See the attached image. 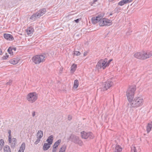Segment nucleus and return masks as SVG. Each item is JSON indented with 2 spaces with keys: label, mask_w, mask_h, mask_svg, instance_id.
Masks as SVG:
<instances>
[{
  "label": "nucleus",
  "mask_w": 152,
  "mask_h": 152,
  "mask_svg": "<svg viewBox=\"0 0 152 152\" xmlns=\"http://www.w3.org/2000/svg\"><path fill=\"white\" fill-rule=\"evenodd\" d=\"M136 90V86L133 85L130 86L127 90L126 96L129 102L128 104L129 107H138L142 106L143 104V100L140 97H137L133 99Z\"/></svg>",
  "instance_id": "nucleus-1"
},
{
  "label": "nucleus",
  "mask_w": 152,
  "mask_h": 152,
  "mask_svg": "<svg viewBox=\"0 0 152 152\" xmlns=\"http://www.w3.org/2000/svg\"><path fill=\"white\" fill-rule=\"evenodd\" d=\"M152 56V52H137L134 54V56L135 58L141 60H144Z\"/></svg>",
  "instance_id": "nucleus-2"
},
{
  "label": "nucleus",
  "mask_w": 152,
  "mask_h": 152,
  "mask_svg": "<svg viewBox=\"0 0 152 152\" xmlns=\"http://www.w3.org/2000/svg\"><path fill=\"white\" fill-rule=\"evenodd\" d=\"M45 54H43L42 55L34 56L32 58V61L35 64H39L45 61Z\"/></svg>",
  "instance_id": "nucleus-3"
},
{
  "label": "nucleus",
  "mask_w": 152,
  "mask_h": 152,
  "mask_svg": "<svg viewBox=\"0 0 152 152\" xmlns=\"http://www.w3.org/2000/svg\"><path fill=\"white\" fill-rule=\"evenodd\" d=\"M68 140H70L72 142L76 144H78L80 146H81L83 144V142L79 139V137L72 134L70 135Z\"/></svg>",
  "instance_id": "nucleus-4"
},
{
  "label": "nucleus",
  "mask_w": 152,
  "mask_h": 152,
  "mask_svg": "<svg viewBox=\"0 0 152 152\" xmlns=\"http://www.w3.org/2000/svg\"><path fill=\"white\" fill-rule=\"evenodd\" d=\"M38 95L36 92L29 93L27 96V99L31 103L34 102L37 99Z\"/></svg>",
  "instance_id": "nucleus-5"
},
{
  "label": "nucleus",
  "mask_w": 152,
  "mask_h": 152,
  "mask_svg": "<svg viewBox=\"0 0 152 152\" xmlns=\"http://www.w3.org/2000/svg\"><path fill=\"white\" fill-rule=\"evenodd\" d=\"M107 58H105L104 59H100L96 65V68L98 70L102 68L103 69H104L107 67L106 65V62L107 61Z\"/></svg>",
  "instance_id": "nucleus-6"
},
{
  "label": "nucleus",
  "mask_w": 152,
  "mask_h": 152,
  "mask_svg": "<svg viewBox=\"0 0 152 152\" xmlns=\"http://www.w3.org/2000/svg\"><path fill=\"white\" fill-rule=\"evenodd\" d=\"M81 135L82 138L85 139H92L94 137L93 134L91 132H86L84 131H82L81 132Z\"/></svg>",
  "instance_id": "nucleus-7"
},
{
  "label": "nucleus",
  "mask_w": 152,
  "mask_h": 152,
  "mask_svg": "<svg viewBox=\"0 0 152 152\" xmlns=\"http://www.w3.org/2000/svg\"><path fill=\"white\" fill-rule=\"evenodd\" d=\"M99 23V25L100 26H110L112 24V21L107 18H104Z\"/></svg>",
  "instance_id": "nucleus-8"
},
{
  "label": "nucleus",
  "mask_w": 152,
  "mask_h": 152,
  "mask_svg": "<svg viewBox=\"0 0 152 152\" xmlns=\"http://www.w3.org/2000/svg\"><path fill=\"white\" fill-rule=\"evenodd\" d=\"M113 82L111 81H107L104 83L103 85V90L105 91L107 90L111 86H114Z\"/></svg>",
  "instance_id": "nucleus-9"
},
{
  "label": "nucleus",
  "mask_w": 152,
  "mask_h": 152,
  "mask_svg": "<svg viewBox=\"0 0 152 152\" xmlns=\"http://www.w3.org/2000/svg\"><path fill=\"white\" fill-rule=\"evenodd\" d=\"M3 36L4 38L8 40H13L14 39L13 36L10 34L5 33L4 34Z\"/></svg>",
  "instance_id": "nucleus-10"
},
{
  "label": "nucleus",
  "mask_w": 152,
  "mask_h": 152,
  "mask_svg": "<svg viewBox=\"0 0 152 152\" xmlns=\"http://www.w3.org/2000/svg\"><path fill=\"white\" fill-rule=\"evenodd\" d=\"M20 59L19 58L17 57L16 58H14L9 61V62L11 64L13 65H15L18 63Z\"/></svg>",
  "instance_id": "nucleus-11"
},
{
  "label": "nucleus",
  "mask_w": 152,
  "mask_h": 152,
  "mask_svg": "<svg viewBox=\"0 0 152 152\" xmlns=\"http://www.w3.org/2000/svg\"><path fill=\"white\" fill-rule=\"evenodd\" d=\"M34 31V28L32 26H30L26 29V32L28 35H31L33 34Z\"/></svg>",
  "instance_id": "nucleus-12"
},
{
  "label": "nucleus",
  "mask_w": 152,
  "mask_h": 152,
  "mask_svg": "<svg viewBox=\"0 0 152 152\" xmlns=\"http://www.w3.org/2000/svg\"><path fill=\"white\" fill-rule=\"evenodd\" d=\"M46 12V10L45 8H43L40 10L38 12H37L38 15L39 16L41 17L45 14Z\"/></svg>",
  "instance_id": "nucleus-13"
},
{
  "label": "nucleus",
  "mask_w": 152,
  "mask_h": 152,
  "mask_svg": "<svg viewBox=\"0 0 152 152\" xmlns=\"http://www.w3.org/2000/svg\"><path fill=\"white\" fill-rule=\"evenodd\" d=\"M50 144L48 143H45L43 146V149L44 151L47 150L50 148Z\"/></svg>",
  "instance_id": "nucleus-14"
},
{
  "label": "nucleus",
  "mask_w": 152,
  "mask_h": 152,
  "mask_svg": "<svg viewBox=\"0 0 152 152\" xmlns=\"http://www.w3.org/2000/svg\"><path fill=\"white\" fill-rule=\"evenodd\" d=\"M53 140V135H51L49 136L46 140V141L48 143L52 144Z\"/></svg>",
  "instance_id": "nucleus-15"
},
{
  "label": "nucleus",
  "mask_w": 152,
  "mask_h": 152,
  "mask_svg": "<svg viewBox=\"0 0 152 152\" xmlns=\"http://www.w3.org/2000/svg\"><path fill=\"white\" fill-rule=\"evenodd\" d=\"M12 142L11 144V147L12 148H14L17 143V140L16 138H13L12 139Z\"/></svg>",
  "instance_id": "nucleus-16"
},
{
  "label": "nucleus",
  "mask_w": 152,
  "mask_h": 152,
  "mask_svg": "<svg viewBox=\"0 0 152 152\" xmlns=\"http://www.w3.org/2000/svg\"><path fill=\"white\" fill-rule=\"evenodd\" d=\"M122 148L119 145H116L115 149L114 152H121Z\"/></svg>",
  "instance_id": "nucleus-17"
},
{
  "label": "nucleus",
  "mask_w": 152,
  "mask_h": 152,
  "mask_svg": "<svg viewBox=\"0 0 152 152\" xmlns=\"http://www.w3.org/2000/svg\"><path fill=\"white\" fill-rule=\"evenodd\" d=\"M77 68V65L75 64H73L71 67L70 71L72 73L75 72Z\"/></svg>",
  "instance_id": "nucleus-18"
},
{
  "label": "nucleus",
  "mask_w": 152,
  "mask_h": 152,
  "mask_svg": "<svg viewBox=\"0 0 152 152\" xmlns=\"http://www.w3.org/2000/svg\"><path fill=\"white\" fill-rule=\"evenodd\" d=\"M37 18H39L37 12L36 13L32 15L30 18V19L32 20H34Z\"/></svg>",
  "instance_id": "nucleus-19"
},
{
  "label": "nucleus",
  "mask_w": 152,
  "mask_h": 152,
  "mask_svg": "<svg viewBox=\"0 0 152 152\" xmlns=\"http://www.w3.org/2000/svg\"><path fill=\"white\" fill-rule=\"evenodd\" d=\"M104 14H100L98 15L95 18H97L98 19V20L99 21V23L101 22L100 21L102 20V19L103 18V17L104 16Z\"/></svg>",
  "instance_id": "nucleus-20"
},
{
  "label": "nucleus",
  "mask_w": 152,
  "mask_h": 152,
  "mask_svg": "<svg viewBox=\"0 0 152 152\" xmlns=\"http://www.w3.org/2000/svg\"><path fill=\"white\" fill-rule=\"evenodd\" d=\"M43 136V132L42 130H39L37 133V137L42 138Z\"/></svg>",
  "instance_id": "nucleus-21"
},
{
  "label": "nucleus",
  "mask_w": 152,
  "mask_h": 152,
  "mask_svg": "<svg viewBox=\"0 0 152 152\" xmlns=\"http://www.w3.org/2000/svg\"><path fill=\"white\" fill-rule=\"evenodd\" d=\"M61 140L59 139L56 141L53 145V147H54L57 148L58 146L60 145V143L61 142Z\"/></svg>",
  "instance_id": "nucleus-22"
},
{
  "label": "nucleus",
  "mask_w": 152,
  "mask_h": 152,
  "mask_svg": "<svg viewBox=\"0 0 152 152\" xmlns=\"http://www.w3.org/2000/svg\"><path fill=\"white\" fill-rule=\"evenodd\" d=\"M4 152H11L10 149L8 145H5L4 147Z\"/></svg>",
  "instance_id": "nucleus-23"
},
{
  "label": "nucleus",
  "mask_w": 152,
  "mask_h": 152,
  "mask_svg": "<svg viewBox=\"0 0 152 152\" xmlns=\"http://www.w3.org/2000/svg\"><path fill=\"white\" fill-rule=\"evenodd\" d=\"M97 18H95V17H93L91 18V21L92 23L94 24H96V23L99 22V21L97 19Z\"/></svg>",
  "instance_id": "nucleus-24"
},
{
  "label": "nucleus",
  "mask_w": 152,
  "mask_h": 152,
  "mask_svg": "<svg viewBox=\"0 0 152 152\" xmlns=\"http://www.w3.org/2000/svg\"><path fill=\"white\" fill-rule=\"evenodd\" d=\"M79 86V82L77 80H75L74 81L73 87L76 89Z\"/></svg>",
  "instance_id": "nucleus-25"
},
{
  "label": "nucleus",
  "mask_w": 152,
  "mask_h": 152,
  "mask_svg": "<svg viewBox=\"0 0 152 152\" xmlns=\"http://www.w3.org/2000/svg\"><path fill=\"white\" fill-rule=\"evenodd\" d=\"M4 140L2 139H1L0 140V151L2 149L4 145Z\"/></svg>",
  "instance_id": "nucleus-26"
},
{
  "label": "nucleus",
  "mask_w": 152,
  "mask_h": 152,
  "mask_svg": "<svg viewBox=\"0 0 152 152\" xmlns=\"http://www.w3.org/2000/svg\"><path fill=\"white\" fill-rule=\"evenodd\" d=\"M26 147V144L25 142H23L20 147L19 150L23 151H24Z\"/></svg>",
  "instance_id": "nucleus-27"
},
{
  "label": "nucleus",
  "mask_w": 152,
  "mask_h": 152,
  "mask_svg": "<svg viewBox=\"0 0 152 152\" xmlns=\"http://www.w3.org/2000/svg\"><path fill=\"white\" fill-rule=\"evenodd\" d=\"M152 128L151 125L148 124L146 127V131L147 133H148L150 131Z\"/></svg>",
  "instance_id": "nucleus-28"
},
{
  "label": "nucleus",
  "mask_w": 152,
  "mask_h": 152,
  "mask_svg": "<svg viewBox=\"0 0 152 152\" xmlns=\"http://www.w3.org/2000/svg\"><path fill=\"white\" fill-rule=\"evenodd\" d=\"M127 3L126 0H122L119 2L118 3V5L121 6L123 5L124 4Z\"/></svg>",
  "instance_id": "nucleus-29"
},
{
  "label": "nucleus",
  "mask_w": 152,
  "mask_h": 152,
  "mask_svg": "<svg viewBox=\"0 0 152 152\" xmlns=\"http://www.w3.org/2000/svg\"><path fill=\"white\" fill-rule=\"evenodd\" d=\"M66 145H63L60 148L59 151L61 152H65L66 148Z\"/></svg>",
  "instance_id": "nucleus-30"
},
{
  "label": "nucleus",
  "mask_w": 152,
  "mask_h": 152,
  "mask_svg": "<svg viewBox=\"0 0 152 152\" xmlns=\"http://www.w3.org/2000/svg\"><path fill=\"white\" fill-rule=\"evenodd\" d=\"M7 52L9 53L10 54L11 56H13V53L12 50V48L10 47L7 50Z\"/></svg>",
  "instance_id": "nucleus-31"
},
{
  "label": "nucleus",
  "mask_w": 152,
  "mask_h": 152,
  "mask_svg": "<svg viewBox=\"0 0 152 152\" xmlns=\"http://www.w3.org/2000/svg\"><path fill=\"white\" fill-rule=\"evenodd\" d=\"M121 10V8L120 7H117L114 9L115 12L118 13Z\"/></svg>",
  "instance_id": "nucleus-32"
},
{
  "label": "nucleus",
  "mask_w": 152,
  "mask_h": 152,
  "mask_svg": "<svg viewBox=\"0 0 152 152\" xmlns=\"http://www.w3.org/2000/svg\"><path fill=\"white\" fill-rule=\"evenodd\" d=\"M6 56H3L2 57V59L3 60H6L9 57V56L7 53H6Z\"/></svg>",
  "instance_id": "nucleus-33"
},
{
  "label": "nucleus",
  "mask_w": 152,
  "mask_h": 152,
  "mask_svg": "<svg viewBox=\"0 0 152 152\" xmlns=\"http://www.w3.org/2000/svg\"><path fill=\"white\" fill-rule=\"evenodd\" d=\"M37 139L36 141L34 142V144L35 145H37L40 141L41 139V138H37Z\"/></svg>",
  "instance_id": "nucleus-34"
},
{
  "label": "nucleus",
  "mask_w": 152,
  "mask_h": 152,
  "mask_svg": "<svg viewBox=\"0 0 152 152\" xmlns=\"http://www.w3.org/2000/svg\"><path fill=\"white\" fill-rule=\"evenodd\" d=\"M74 55H75L76 56H79L81 54V53L79 51H75L74 53Z\"/></svg>",
  "instance_id": "nucleus-35"
},
{
  "label": "nucleus",
  "mask_w": 152,
  "mask_h": 152,
  "mask_svg": "<svg viewBox=\"0 0 152 152\" xmlns=\"http://www.w3.org/2000/svg\"><path fill=\"white\" fill-rule=\"evenodd\" d=\"M132 152H137V150H136L135 147L134 146L132 148Z\"/></svg>",
  "instance_id": "nucleus-36"
},
{
  "label": "nucleus",
  "mask_w": 152,
  "mask_h": 152,
  "mask_svg": "<svg viewBox=\"0 0 152 152\" xmlns=\"http://www.w3.org/2000/svg\"><path fill=\"white\" fill-rule=\"evenodd\" d=\"M113 61L112 59H110L108 61H106V65H107V67L109 66L110 65V62L111 61Z\"/></svg>",
  "instance_id": "nucleus-37"
},
{
  "label": "nucleus",
  "mask_w": 152,
  "mask_h": 152,
  "mask_svg": "<svg viewBox=\"0 0 152 152\" xmlns=\"http://www.w3.org/2000/svg\"><path fill=\"white\" fill-rule=\"evenodd\" d=\"M12 80H9V82H7V85H11V84H12Z\"/></svg>",
  "instance_id": "nucleus-38"
},
{
  "label": "nucleus",
  "mask_w": 152,
  "mask_h": 152,
  "mask_svg": "<svg viewBox=\"0 0 152 152\" xmlns=\"http://www.w3.org/2000/svg\"><path fill=\"white\" fill-rule=\"evenodd\" d=\"M12 137H8V141L9 143L11 144L12 140Z\"/></svg>",
  "instance_id": "nucleus-39"
},
{
  "label": "nucleus",
  "mask_w": 152,
  "mask_h": 152,
  "mask_svg": "<svg viewBox=\"0 0 152 152\" xmlns=\"http://www.w3.org/2000/svg\"><path fill=\"white\" fill-rule=\"evenodd\" d=\"M81 18H78L76 20H75L74 21L76 22V23H78L79 22V21L81 20Z\"/></svg>",
  "instance_id": "nucleus-40"
},
{
  "label": "nucleus",
  "mask_w": 152,
  "mask_h": 152,
  "mask_svg": "<svg viewBox=\"0 0 152 152\" xmlns=\"http://www.w3.org/2000/svg\"><path fill=\"white\" fill-rule=\"evenodd\" d=\"M11 131L10 130H9L8 131V133L9 134L8 137H11Z\"/></svg>",
  "instance_id": "nucleus-41"
},
{
  "label": "nucleus",
  "mask_w": 152,
  "mask_h": 152,
  "mask_svg": "<svg viewBox=\"0 0 152 152\" xmlns=\"http://www.w3.org/2000/svg\"><path fill=\"white\" fill-rule=\"evenodd\" d=\"M53 149L52 151V152H56V150L57 149V148H55L54 147H53Z\"/></svg>",
  "instance_id": "nucleus-42"
},
{
  "label": "nucleus",
  "mask_w": 152,
  "mask_h": 152,
  "mask_svg": "<svg viewBox=\"0 0 152 152\" xmlns=\"http://www.w3.org/2000/svg\"><path fill=\"white\" fill-rule=\"evenodd\" d=\"M72 119V116L70 115H69L68 117V120L69 121H70Z\"/></svg>",
  "instance_id": "nucleus-43"
},
{
  "label": "nucleus",
  "mask_w": 152,
  "mask_h": 152,
  "mask_svg": "<svg viewBox=\"0 0 152 152\" xmlns=\"http://www.w3.org/2000/svg\"><path fill=\"white\" fill-rule=\"evenodd\" d=\"M133 0H126L127 3L132 2Z\"/></svg>",
  "instance_id": "nucleus-44"
},
{
  "label": "nucleus",
  "mask_w": 152,
  "mask_h": 152,
  "mask_svg": "<svg viewBox=\"0 0 152 152\" xmlns=\"http://www.w3.org/2000/svg\"><path fill=\"white\" fill-rule=\"evenodd\" d=\"M35 111H33L32 113V115L33 117H34L35 115Z\"/></svg>",
  "instance_id": "nucleus-45"
},
{
  "label": "nucleus",
  "mask_w": 152,
  "mask_h": 152,
  "mask_svg": "<svg viewBox=\"0 0 152 152\" xmlns=\"http://www.w3.org/2000/svg\"><path fill=\"white\" fill-rule=\"evenodd\" d=\"M87 53H88L87 52H85L84 53V54H83L84 56H86L87 54Z\"/></svg>",
  "instance_id": "nucleus-46"
},
{
  "label": "nucleus",
  "mask_w": 152,
  "mask_h": 152,
  "mask_svg": "<svg viewBox=\"0 0 152 152\" xmlns=\"http://www.w3.org/2000/svg\"><path fill=\"white\" fill-rule=\"evenodd\" d=\"M98 0H94L93 1V2L92 3V4H94L95 2L96 1H97Z\"/></svg>",
  "instance_id": "nucleus-47"
},
{
  "label": "nucleus",
  "mask_w": 152,
  "mask_h": 152,
  "mask_svg": "<svg viewBox=\"0 0 152 152\" xmlns=\"http://www.w3.org/2000/svg\"><path fill=\"white\" fill-rule=\"evenodd\" d=\"M12 50H14L15 51L16 50V48H12Z\"/></svg>",
  "instance_id": "nucleus-48"
},
{
  "label": "nucleus",
  "mask_w": 152,
  "mask_h": 152,
  "mask_svg": "<svg viewBox=\"0 0 152 152\" xmlns=\"http://www.w3.org/2000/svg\"><path fill=\"white\" fill-rule=\"evenodd\" d=\"M148 124L151 125V126H152V121H151L150 123H149Z\"/></svg>",
  "instance_id": "nucleus-49"
},
{
  "label": "nucleus",
  "mask_w": 152,
  "mask_h": 152,
  "mask_svg": "<svg viewBox=\"0 0 152 152\" xmlns=\"http://www.w3.org/2000/svg\"><path fill=\"white\" fill-rule=\"evenodd\" d=\"M18 152H24V151L20 150H19Z\"/></svg>",
  "instance_id": "nucleus-50"
},
{
  "label": "nucleus",
  "mask_w": 152,
  "mask_h": 152,
  "mask_svg": "<svg viewBox=\"0 0 152 152\" xmlns=\"http://www.w3.org/2000/svg\"><path fill=\"white\" fill-rule=\"evenodd\" d=\"M113 14L112 12H111L110 13L109 15H112Z\"/></svg>",
  "instance_id": "nucleus-51"
},
{
  "label": "nucleus",
  "mask_w": 152,
  "mask_h": 152,
  "mask_svg": "<svg viewBox=\"0 0 152 152\" xmlns=\"http://www.w3.org/2000/svg\"><path fill=\"white\" fill-rule=\"evenodd\" d=\"M114 0H108V1H109V2H112V1H113Z\"/></svg>",
  "instance_id": "nucleus-52"
},
{
  "label": "nucleus",
  "mask_w": 152,
  "mask_h": 152,
  "mask_svg": "<svg viewBox=\"0 0 152 152\" xmlns=\"http://www.w3.org/2000/svg\"><path fill=\"white\" fill-rule=\"evenodd\" d=\"M126 34H128V32H127V33H126Z\"/></svg>",
  "instance_id": "nucleus-53"
},
{
  "label": "nucleus",
  "mask_w": 152,
  "mask_h": 152,
  "mask_svg": "<svg viewBox=\"0 0 152 152\" xmlns=\"http://www.w3.org/2000/svg\"><path fill=\"white\" fill-rule=\"evenodd\" d=\"M59 152H61V151H59Z\"/></svg>",
  "instance_id": "nucleus-54"
}]
</instances>
